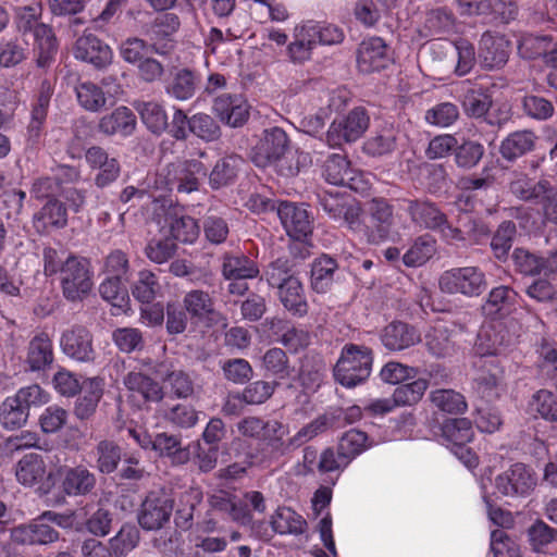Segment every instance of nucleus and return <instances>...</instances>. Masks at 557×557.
<instances>
[{
    "label": "nucleus",
    "instance_id": "obj_1",
    "mask_svg": "<svg viewBox=\"0 0 557 557\" xmlns=\"http://www.w3.org/2000/svg\"><path fill=\"white\" fill-rule=\"evenodd\" d=\"M251 159L257 166L272 168L283 177H295L312 164L310 153L290 147L287 134L280 127L263 131Z\"/></svg>",
    "mask_w": 557,
    "mask_h": 557
},
{
    "label": "nucleus",
    "instance_id": "obj_2",
    "mask_svg": "<svg viewBox=\"0 0 557 557\" xmlns=\"http://www.w3.org/2000/svg\"><path fill=\"white\" fill-rule=\"evenodd\" d=\"M372 363L371 349L355 344L345 345L334 367V377L345 387H355L370 376Z\"/></svg>",
    "mask_w": 557,
    "mask_h": 557
},
{
    "label": "nucleus",
    "instance_id": "obj_3",
    "mask_svg": "<svg viewBox=\"0 0 557 557\" xmlns=\"http://www.w3.org/2000/svg\"><path fill=\"white\" fill-rule=\"evenodd\" d=\"M41 15L40 4H32L16 10L17 26L24 34H33L38 49L37 64L46 66L57 52V39L48 25L38 20Z\"/></svg>",
    "mask_w": 557,
    "mask_h": 557
},
{
    "label": "nucleus",
    "instance_id": "obj_4",
    "mask_svg": "<svg viewBox=\"0 0 557 557\" xmlns=\"http://www.w3.org/2000/svg\"><path fill=\"white\" fill-rule=\"evenodd\" d=\"M438 287L444 294L473 298L485 292L487 280L484 271L479 267H457L446 270L440 275Z\"/></svg>",
    "mask_w": 557,
    "mask_h": 557
},
{
    "label": "nucleus",
    "instance_id": "obj_5",
    "mask_svg": "<svg viewBox=\"0 0 557 557\" xmlns=\"http://www.w3.org/2000/svg\"><path fill=\"white\" fill-rule=\"evenodd\" d=\"M413 224L421 228L438 231L449 244L463 242V232L447 223L446 215L429 200H409L407 209Z\"/></svg>",
    "mask_w": 557,
    "mask_h": 557
},
{
    "label": "nucleus",
    "instance_id": "obj_6",
    "mask_svg": "<svg viewBox=\"0 0 557 557\" xmlns=\"http://www.w3.org/2000/svg\"><path fill=\"white\" fill-rule=\"evenodd\" d=\"M60 281L66 299H83L92 287L88 261L75 256L67 257L61 268Z\"/></svg>",
    "mask_w": 557,
    "mask_h": 557
},
{
    "label": "nucleus",
    "instance_id": "obj_7",
    "mask_svg": "<svg viewBox=\"0 0 557 557\" xmlns=\"http://www.w3.org/2000/svg\"><path fill=\"white\" fill-rule=\"evenodd\" d=\"M366 210L371 218L372 226L366 224L363 216L364 231H354V234L372 244L386 240L393 225L392 206L385 199L374 198L367 203Z\"/></svg>",
    "mask_w": 557,
    "mask_h": 557
},
{
    "label": "nucleus",
    "instance_id": "obj_8",
    "mask_svg": "<svg viewBox=\"0 0 557 557\" xmlns=\"http://www.w3.org/2000/svg\"><path fill=\"white\" fill-rule=\"evenodd\" d=\"M319 198L321 207L330 218L342 222L352 233L354 231H364L363 212L357 203L350 202L348 197L326 190L319 195Z\"/></svg>",
    "mask_w": 557,
    "mask_h": 557
},
{
    "label": "nucleus",
    "instance_id": "obj_9",
    "mask_svg": "<svg viewBox=\"0 0 557 557\" xmlns=\"http://www.w3.org/2000/svg\"><path fill=\"white\" fill-rule=\"evenodd\" d=\"M369 116L364 109L356 108L347 115L335 120L329 127L326 139L331 147L359 139L369 127Z\"/></svg>",
    "mask_w": 557,
    "mask_h": 557
},
{
    "label": "nucleus",
    "instance_id": "obj_10",
    "mask_svg": "<svg viewBox=\"0 0 557 557\" xmlns=\"http://www.w3.org/2000/svg\"><path fill=\"white\" fill-rule=\"evenodd\" d=\"M516 337V332L509 331L506 322L491 321L482 325L475 342V350L482 357L500 355Z\"/></svg>",
    "mask_w": 557,
    "mask_h": 557
},
{
    "label": "nucleus",
    "instance_id": "obj_11",
    "mask_svg": "<svg viewBox=\"0 0 557 557\" xmlns=\"http://www.w3.org/2000/svg\"><path fill=\"white\" fill-rule=\"evenodd\" d=\"M393 63L391 48L381 37H370L361 41L357 51V66L362 73H374L387 69Z\"/></svg>",
    "mask_w": 557,
    "mask_h": 557
},
{
    "label": "nucleus",
    "instance_id": "obj_12",
    "mask_svg": "<svg viewBox=\"0 0 557 557\" xmlns=\"http://www.w3.org/2000/svg\"><path fill=\"white\" fill-rule=\"evenodd\" d=\"M15 476L22 485L36 486L41 492H48L51 487V473L47 470L44 457L37 453L26 454L18 460Z\"/></svg>",
    "mask_w": 557,
    "mask_h": 557
},
{
    "label": "nucleus",
    "instance_id": "obj_13",
    "mask_svg": "<svg viewBox=\"0 0 557 557\" xmlns=\"http://www.w3.org/2000/svg\"><path fill=\"white\" fill-rule=\"evenodd\" d=\"M62 352L69 358L89 363L96 359V351L92 345V335L81 325H74L65 330L60 337Z\"/></svg>",
    "mask_w": 557,
    "mask_h": 557
},
{
    "label": "nucleus",
    "instance_id": "obj_14",
    "mask_svg": "<svg viewBox=\"0 0 557 557\" xmlns=\"http://www.w3.org/2000/svg\"><path fill=\"white\" fill-rule=\"evenodd\" d=\"M536 476L523 463H515L496 478L495 486L505 496H525L534 490Z\"/></svg>",
    "mask_w": 557,
    "mask_h": 557
},
{
    "label": "nucleus",
    "instance_id": "obj_15",
    "mask_svg": "<svg viewBox=\"0 0 557 557\" xmlns=\"http://www.w3.org/2000/svg\"><path fill=\"white\" fill-rule=\"evenodd\" d=\"M510 53L509 40L500 34L485 32L479 42V62L485 70L502 69Z\"/></svg>",
    "mask_w": 557,
    "mask_h": 557
},
{
    "label": "nucleus",
    "instance_id": "obj_16",
    "mask_svg": "<svg viewBox=\"0 0 557 557\" xmlns=\"http://www.w3.org/2000/svg\"><path fill=\"white\" fill-rule=\"evenodd\" d=\"M472 388L488 401L499 398L506 392L504 370L498 364L483 362L473 377Z\"/></svg>",
    "mask_w": 557,
    "mask_h": 557
},
{
    "label": "nucleus",
    "instance_id": "obj_17",
    "mask_svg": "<svg viewBox=\"0 0 557 557\" xmlns=\"http://www.w3.org/2000/svg\"><path fill=\"white\" fill-rule=\"evenodd\" d=\"M519 295L509 286H497L491 289L482 306L483 313L493 321H503L519 307Z\"/></svg>",
    "mask_w": 557,
    "mask_h": 557
},
{
    "label": "nucleus",
    "instance_id": "obj_18",
    "mask_svg": "<svg viewBox=\"0 0 557 557\" xmlns=\"http://www.w3.org/2000/svg\"><path fill=\"white\" fill-rule=\"evenodd\" d=\"M313 21L297 24L293 29V40L287 46V55L293 63H305L312 57L318 46Z\"/></svg>",
    "mask_w": 557,
    "mask_h": 557
},
{
    "label": "nucleus",
    "instance_id": "obj_19",
    "mask_svg": "<svg viewBox=\"0 0 557 557\" xmlns=\"http://www.w3.org/2000/svg\"><path fill=\"white\" fill-rule=\"evenodd\" d=\"M74 57L96 67H104L112 61L111 48L90 33H84L74 46Z\"/></svg>",
    "mask_w": 557,
    "mask_h": 557
},
{
    "label": "nucleus",
    "instance_id": "obj_20",
    "mask_svg": "<svg viewBox=\"0 0 557 557\" xmlns=\"http://www.w3.org/2000/svg\"><path fill=\"white\" fill-rule=\"evenodd\" d=\"M277 215L289 237L302 240L311 233V222L302 206L282 201L277 207Z\"/></svg>",
    "mask_w": 557,
    "mask_h": 557
},
{
    "label": "nucleus",
    "instance_id": "obj_21",
    "mask_svg": "<svg viewBox=\"0 0 557 557\" xmlns=\"http://www.w3.org/2000/svg\"><path fill=\"white\" fill-rule=\"evenodd\" d=\"M11 537L18 544L46 545L55 542L59 539V532L47 522L42 515L30 523L15 527L11 532Z\"/></svg>",
    "mask_w": 557,
    "mask_h": 557
},
{
    "label": "nucleus",
    "instance_id": "obj_22",
    "mask_svg": "<svg viewBox=\"0 0 557 557\" xmlns=\"http://www.w3.org/2000/svg\"><path fill=\"white\" fill-rule=\"evenodd\" d=\"M213 110L222 122L232 126H242L249 116V104L242 96L221 95L214 100Z\"/></svg>",
    "mask_w": 557,
    "mask_h": 557
},
{
    "label": "nucleus",
    "instance_id": "obj_23",
    "mask_svg": "<svg viewBox=\"0 0 557 557\" xmlns=\"http://www.w3.org/2000/svg\"><path fill=\"white\" fill-rule=\"evenodd\" d=\"M169 174H172L177 191L189 194L198 189L207 169L198 160H188L169 165Z\"/></svg>",
    "mask_w": 557,
    "mask_h": 557
},
{
    "label": "nucleus",
    "instance_id": "obj_24",
    "mask_svg": "<svg viewBox=\"0 0 557 557\" xmlns=\"http://www.w3.org/2000/svg\"><path fill=\"white\" fill-rule=\"evenodd\" d=\"M172 504L165 497L150 494L146 497L138 515V522L146 530H157L169 520Z\"/></svg>",
    "mask_w": 557,
    "mask_h": 557
},
{
    "label": "nucleus",
    "instance_id": "obj_25",
    "mask_svg": "<svg viewBox=\"0 0 557 557\" xmlns=\"http://www.w3.org/2000/svg\"><path fill=\"white\" fill-rule=\"evenodd\" d=\"M123 384L133 397H139L145 401L159 403L164 397L162 386L143 372H128L123 379Z\"/></svg>",
    "mask_w": 557,
    "mask_h": 557
},
{
    "label": "nucleus",
    "instance_id": "obj_26",
    "mask_svg": "<svg viewBox=\"0 0 557 557\" xmlns=\"http://www.w3.org/2000/svg\"><path fill=\"white\" fill-rule=\"evenodd\" d=\"M61 486L69 496H83L96 485V476L84 466L65 468L62 471Z\"/></svg>",
    "mask_w": 557,
    "mask_h": 557
},
{
    "label": "nucleus",
    "instance_id": "obj_27",
    "mask_svg": "<svg viewBox=\"0 0 557 557\" xmlns=\"http://www.w3.org/2000/svg\"><path fill=\"white\" fill-rule=\"evenodd\" d=\"M135 127L136 116L127 107H119L111 113L103 115L98 124L99 132L123 137L132 135Z\"/></svg>",
    "mask_w": 557,
    "mask_h": 557
},
{
    "label": "nucleus",
    "instance_id": "obj_28",
    "mask_svg": "<svg viewBox=\"0 0 557 557\" xmlns=\"http://www.w3.org/2000/svg\"><path fill=\"white\" fill-rule=\"evenodd\" d=\"M324 177L332 185H347L350 189L359 190L358 177L350 168L348 160L339 154L333 153L324 165Z\"/></svg>",
    "mask_w": 557,
    "mask_h": 557
},
{
    "label": "nucleus",
    "instance_id": "obj_29",
    "mask_svg": "<svg viewBox=\"0 0 557 557\" xmlns=\"http://www.w3.org/2000/svg\"><path fill=\"white\" fill-rule=\"evenodd\" d=\"M420 342V335L417 331L403 322H393L388 324L382 334L383 345L394 351L406 349Z\"/></svg>",
    "mask_w": 557,
    "mask_h": 557
},
{
    "label": "nucleus",
    "instance_id": "obj_30",
    "mask_svg": "<svg viewBox=\"0 0 557 557\" xmlns=\"http://www.w3.org/2000/svg\"><path fill=\"white\" fill-rule=\"evenodd\" d=\"M180 27L178 16L174 13H163L159 15L150 30L151 48L153 52L160 55L166 54L172 45L169 42H162V39L173 35Z\"/></svg>",
    "mask_w": 557,
    "mask_h": 557
},
{
    "label": "nucleus",
    "instance_id": "obj_31",
    "mask_svg": "<svg viewBox=\"0 0 557 557\" xmlns=\"http://www.w3.org/2000/svg\"><path fill=\"white\" fill-rule=\"evenodd\" d=\"M157 224L163 230L169 226V234L176 240L191 244L199 235V226L195 219L190 216L173 218L165 215L163 219L158 214Z\"/></svg>",
    "mask_w": 557,
    "mask_h": 557
},
{
    "label": "nucleus",
    "instance_id": "obj_32",
    "mask_svg": "<svg viewBox=\"0 0 557 557\" xmlns=\"http://www.w3.org/2000/svg\"><path fill=\"white\" fill-rule=\"evenodd\" d=\"M424 343L433 356L446 357L455 350L454 330L444 323H436L426 331Z\"/></svg>",
    "mask_w": 557,
    "mask_h": 557
},
{
    "label": "nucleus",
    "instance_id": "obj_33",
    "mask_svg": "<svg viewBox=\"0 0 557 557\" xmlns=\"http://www.w3.org/2000/svg\"><path fill=\"white\" fill-rule=\"evenodd\" d=\"M278 297L285 309L294 315L304 317L308 312L302 284L298 277H289L280 286Z\"/></svg>",
    "mask_w": 557,
    "mask_h": 557
},
{
    "label": "nucleus",
    "instance_id": "obj_34",
    "mask_svg": "<svg viewBox=\"0 0 557 557\" xmlns=\"http://www.w3.org/2000/svg\"><path fill=\"white\" fill-rule=\"evenodd\" d=\"M433 51L451 50L457 57L455 72L459 76L468 74L475 63V50L471 42L466 39H458L454 42H433Z\"/></svg>",
    "mask_w": 557,
    "mask_h": 557
},
{
    "label": "nucleus",
    "instance_id": "obj_35",
    "mask_svg": "<svg viewBox=\"0 0 557 557\" xmlns=\"http://www.w3.org/2000/svg\"><path fill=\"white\" fill-rule=\"evenodd\" d=\"M271 527L281 535H299L307 529V521L289 507H278L271 516Z\"/></svg>",
    "mask_w": 557,
    "mask_h": 557
},
{
    "label": "nucleus",
    "instance_id": "obj_36",
    "mask_svg": "<svg viewBox=\"0 0 557 557\" xmlns=\"http://www.w3.org/2000/svg\"><path fill=\"white\" fill-rule=\"evenodd\" d=\"M151 450L156 451L160 457H168L174 465H184L189 460V450L181 446L177 436L168 433H158L153 437Z\"/></svg>",
    "mask_w": 557,
    "mask_h": 557
},
{
    "label": "nucleus",
    "instance_id": "obj_37",
    "mask_svg": "<svg viewBox=\"0 0 557 557\" xmlns=\"http://www.w3.org/2000/svg\"><path fill=\"white\" fill-rule=\"evenodd\" d=\"M82 396L77 399L75 413L81 419L88 418L96 409L103 392V381L99 377L86 379L79 388Z\"/></svg>",
    "mask_w": 557,
    "mask_h": 557
},
{
    "label": "nucleus",
    "instance_id": "obj_38",
    "mask_svg": "<svg viewBox=\"0 0 557 557\" xmlns=\"http://www.w3.org/2000/svg\"><path fill=\"white\" fill-rule=\"evenodd\" d=\"M184 307L191 318L198 321L213 322L218 319L213 301L208 293L191 290L184 297Z\"/></svg>",
    "mask_w": 557,
    "mask_h": 557
},
{
    "label": "nucleus",
    "instance_id": "obj_39",
    "mask_svg": "<svg viewBox=\"0 0 557 557\" xmlns=\"http://www.w3.org/2000/svg\"><path fill=\"white\" fill-rule=\"evenodd\" d=\"M536 139L531 131L513 132L502 141L500 153L506 160H515L532 151Z\"/></svg>",
    "mask_w": 557,
    "mask_h": 557
},
{
    "label": "nucleus",
    "instance_id": "obj_40",
    "mask_svg": "<svg viewBox=\"0 0 557 557\" xmlns=\"http://www.w3.org/2000/svg\"><path fill=\"white\" fill-rule=\"evenodd\" d=\"M53 361V346L47 333L36 335L29 343L27 362L33 371L42 370Z\"/></svg>",
    "mask_w": 557,
    "mask_h": 557
},
{
    "label": "nucleus",
    "instance_id": "obj_41",
    "mask_svg": "<svg viewBox=\"0 0 557 557\" xmlns=\"http://www.w3.org/2000/svg\"><path fill=\"white\" fill-rule=\"evenodd\" d=\"M442 435L450 450L465 446L474 435L470 420L466 418L449 419L442 426Z\"/></svg>",
    "mask_w": 557,
    "mask_h": 557
},
{
    "label": "nucleus",
    "instance_id": "obj_42",
    "mask_svg": "<svg viewBox=\"0 0 557 557\" xmlns=\"http://www.w3.org/2000/svg\"><path fill=\"white\" fill-rule=\"evenodd\" d=\"M223 275L228 281L253 278L259 274L256 262L244 255L226 256L222 267Z\"/></svg>",
    "mask_w": 557,
    "mask_h": 557
},
{
    "label": "nucleus",
    "instance_id": "obj_43",
    "mask_svg": "<svg viewBox=\"0 0 557 557\" xmlns=\"http://www.w3.org/2000/svg\"><path fill=\"white\" fill-rule=\"evenodd\" d=\"M374 445L368 435L357 429H351L343 434L337 449L351 462L357 456Z\"/></svg>",
    "mask_w": 557,
    "mask_h": 557
},
{
    "label": "nucleus",
    "instance_id": "obj_44",
    "mask_svg": "<svg viewBox=\"0 0 557 557\" xmlns=\"http://www.w3.org/2000/svg\"><path fill=\"white\" fill-rule=\"evenodd\" d=\"M197 77L188 69H180L174 72L171 82L166 86V92L177 100H187L196 91Z\"/></svg>",
    "mask_w": 557,
    "mask_h": 557
},
{
    "label": "nucleus",
    "instance_id": "obj_45",
    "mask_svg": "<svg viewBox=\"0 0 557 557\" xmlns=\"http://www.w3.org/2000/svg\"><path fill=\"white\" fill-rule=\"evenodd\" d=\"M143 123L152 133L160 134L168 127V115L163 107L154 101H141L136 104Z\"/></svg>",
    "mask_w": 557,
    "mask_h": 557
},
{
    "label": "nucleus",
    "instance_id": "obj_46",
    "mask_svg": "<svg viewBox=\"0 0 557 557\" xmlns=\"http://www.w3.org/2000/svg\"><path fill=\"white\" fill-rule=\"evenodd\" d=\"M28 411L13 395L7 397L0 406V423L4 429L15 430L22 428L28 419Z\"/></svg>",
    "mask_w": 557,
    "mask_h": 557
},
{
    "label": "nucleus",
    "instance_id": "obj_47",
    "mask_svg": "<svg viewBox=\"0 0 557 557\" xmlns=\"http://www.w3.org/2000/svg\"><path fill=\"white\" fill-rule=\"evenodd\" d=\"M455 24L454 15L444 8L433 9L425 15L423 35L425 37L448 34Z\"/></svg>",
    "mask_w": 557,
    "mask_h": 557
},
{
    "label": "nucleus",
    "instance_id": "obj_48",
    "mask_svg": "<svg viewBox=\"0 0 557 557\" xmlns=\"http://www.w3.org/2000/svg\"><path fill=\"white\" fill-rule=\"evenodd\" d=\"M436 251V242L429 235L420 236L403 256V262L407 267H421Z\"/></svg>",
    "mask_w": 557,
    "mask_h": 557
},
{
    "label": "nucleus",
    "instance_id": "obj_49",
    "mask_svg": "<svg viewBox=\"0 0 557 557\" xmlns=\"http://www.w3.org/2000/svg\"><path fill=\"white\" fill-rule=\"evenodd\" d=\"M528 412L534 417L557 422V397L546 389L536 392L528 404Z\"/></svg>",
    "mask_w": 557,
    "mask_h": 557
},
{
    "label": "nucleus",
    "instance_id": "obj_50",
    "mask_svg": "<svg viewBox=\"0 0 557 557\" xmlns=\"http://www.w3.org/2000/svg\"><path fill=\"white\" fill-rule=\"evenodd\" d=\"M336 261L327 256L314 260L311 269V284L318 293H325L333 282Z\"/></svg>",
    "mask_w": 557,
    "mask_h": 557
},
{
    "label": "nucleus",
    "instance_id": "obj_51",
    "mask_svg": "<svg viewBox=\"0 0 557 557\" xmlns=\"http://www.w3.org/2000/svg\"><path fill=\"white\" fill-rule=\"evenodd\" d=\"M124 281L123 278L107 276L100 284L99 292L101 297L111 302L113 308L116 309L112 314H119L120 311H124L127 307L128 296L123 284Z\"/></svg>",
    "mask_w": 557,
    "mask_h": 557
},
{
    "label": "nucleus",
    "instance_id": "obj_52",
    "mask_svg": "<svg viewBox=\"0 0 557 557\" xmlns=\"http://www.w3.org/2000/svg\"><path fill=\"white\" fill-rule=\"evenodd\" d=\"M243 159L238 156H228L220 159L209 175V183L212 188H220L227 185L236 175Z\"/></svg>",
    "mask_w": 557,
    "mask_h": 557
},
{
    "label": "nucleus",
    "instance_id": "obj_53",
    "mask_svg": "<svg viewBox=\"0 0 557 557\" xmlns=\"http://www.w3.org/2000/svg\"><path fill=\"white\" fill-rule=\"evenodd\" d=\"M78 103L87 111L97 112L106 106L102 89L91 82H83L75 88Z\"/></svg>",
    "mask_w": 557,
    "mask_h": 557
},
{
    "label": "nucleus",
    "instance_id": "obj_54",
    "mask_svg": "<svg viewBox=\"0 0 557 557\" xmlns=\"http://www.w3.org/2000/svg\"><path fill=\"white\" fill-rule=\"evenodd\" d=\"M549 47V35L523 34L518 40V52L521 58L533 60L543 57L545 60Z\"/></svg>",
    "mask_w": 557,
    "mask_h": 557
},
{
    "label": "nucleus",
    "instance_id": "obj_55",
    "mask_svg": "<svg viewBox=\"0 0 557 557\" xmlns=\"http://www.w3.org/2000/svg\"><path fill=\"white\" fill-rule=\"evenodd\" d=\"M272 327H277L276 333L282 332L280 342L289 350L298 351L309 344V333L304 329L289 326L282 320H272Z\"/></svg>",
    "mask_w": 557,
    "mask_h": 557
},
{
    "label": "nucleus",
    "instance_id": "obj_56",
    "mask_svg": "<svg viewBox=\"0 0 557 557\" xmlns=\"http://www.w3.org/2000/svg\"><path fill=\"white\" fill-rule=\"evenodd\" d=\"M430 399L440 410L448 413H462L467 410L465 397L453 389H436L431 392Z\"/></svg>",
    "mask_w": 557,
    "mask_h": 557
},
{
    "label": "nucleus",
    "instance_id": "obj_57",
    "mask_svg": "<svg viewBox=\"0 0 557 557\" xmlns=\"http://www.w3.org/2000/svg\"><path fill=\"white\" fill-rule=\"evenodd\" d=\"M546 181L534 183L524 174H517L515 180L510 183V190L519 199L531 200L539 199L542 195L547 193Z\"/></svg>",
    "mask_w": 557,
    "mask_h": 557
},
{
    "label": "nucleus",
    "instance_id": "obj_58",
    "mask_svg": "<svg viewBox=\"0 0 557 557\" xmlns=\"http://www.w3.org/2000/svg\"><path fill=\"white\" fill-rule=\"evenodd\" d=\"M428 386L429 382L425 379H418L398 386L393 393L396 407L412 406L419 403L428 389Z\"/></svg>",
    "mask_w": 557,
    "mask_h": 557
},
{
    "label": "nucleus",
    "instance_id": "obj_59",
    "mask_svg": "<svg viewBox=\"0 0 557 557\" xmlns=\"http://www.w3.org/2000/svg\"><path fill=\"white\" fill-rule=\"evenodd\" d=\"M28 54L27 44L20 39L0 41V66L13 67L22 63Z\"/></svg>",
    "mask_w": 557,
    "mask_h": 557
},
{
    "label": "nucleus",
    "instance_id": "obj_60",
    "mask_svg": "<svg viewBox=\"0 0 557 557\" xmlns=\"http://www.w3.org/2000/svg\"><path fill=\"white\" fill-rule=\"evenodd\" d=\"M354 14L356 20L366 27L376 26L383 18L389 17L382 10V7L374 0H358L356 2Z\"/></svg>",
    "mask_w": 557,
    "mask_h": 557
},
{
    "label": "nucleus",
    "instance_id": "obj_61",
    "mask_svg": "<svg viewBox=\"0 0 557 557\" xmlns=\"http://www.w3.org/2000/svg\"><path fill=\"white\" fill-rule=\"evenodd\" d=\"M139 541V532L135 525L125 524L119 533L110 540L112 553L116 557H125L133 550Z\"/></svg>",
    "mask_w": 557,
    "mask_h": 557
},
{
    "label": "nucleus",
    "instance_id": "obj_62",
    "mask_svg": "<svg viewBox=\"0 0 557 557\" xmlns=\"http://www.w3.org/2000/svg\"><path fill=\"white\" fill-rule=\"evenodd\" d=\"M516 236V225L511 221L503 222L494 234L491 248L497 259L506 258Z\"/></svg>",
    "mask_w": 557,
    "mask_h": 557
},
{
    "label": "nucleus",
    "instance_id": "obj_63",
    "mask_svg": "<svg viewBox=\"0 0 557 557\" xmlns=\"http://www.w3.org/2000/svg\"><path fill=\"white\" fill-rule=\"evenodd\" d=\"M160 290V285L156 275L144 270L139 272L138 280L135 283L132 293L133 296L143 304H150Z\"/></svg>",
    "mask_w": 557,
    "mask_h": 557
},
{
    "label": "nucleus",
    "instance_id": "obj_64",
    "mask_svg": "<svg viewBox=\"0 0 557 557\" xmlns=\"http://www.w3.org/2000/svg\"><path fill=\"white\" fill-rule=\"evenodd\" d=\"M188 129L206 141H213L220 137L218 124L210 115L203 113L195 114L188 120Z\"/></svg>",
    "mask_w": 557,
    "mask_h": 557
}]
</instances>
